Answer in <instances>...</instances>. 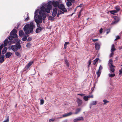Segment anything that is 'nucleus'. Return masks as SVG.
<instances>
[{"label":"nucleus","instance_id":"f257e3e1","mask_svg":"<svg viewBox=\"0 0 122 122\" xmlns=\"http://www.w3.org/2000/svg\"><path fill=\"white\" fill-rule=\"evenodd\" d=\"M35 27V25L33 22H30L29 24L25 25L24 27V30L27 36V37L29 36V33L33 32V29Z\"/></svg>","mask_w":122,"mask_h":122},{"label":"nucleus","instance_id":"f03ea898","mask_svg":"<svg viewBox=\"0 0 122 122\" xmlns=\"http://www.w3.org/2000/svg\"><path fill=\"white\" fill-rule=\"evenodd\" d=\"M21 47L20 43H17L15 45H12L11 46V49L14 51H16L18 49H20Z\"/></svg>","mask_w":122,"mask_h":122},{"label":"nucleus","instance_id":"7ed1b4c3","mask_svg":"<svg viewBox=\"0 0 122 122\" xmlns=\"http://www.w3.org/2000/svg\"><path fill=\"white\" fill-rule=\"evenodd\" d=\"M44 6H42L41 8V10L39 12L40 15H42L43 17L44 18H45L46 16V14L45 11H44Z\"/></svg>","mask_w":122,"mask_h":122},{"label":"nucleus","instance_id":"20e7f679","mask_svg":"<svg viewBox=\"0 0 122 122\" xmlns=\"http://www.w3.org/2000/svg\"><path fill=\"white\" fill-rule=\"evenodd\" d=\"M114 19V21H113L112 24H115L117 23L120 20L119 17L117 16H114L113 17Z\"/></svg>","mask_w":122,"mask_h":122},{"label":"nucleus","instance_id":"39448f33","mask_svg":"<svg viewBox=\"0 0 122 122\" xmlns=\"http://www.w3.org/2000/svg\"><path fill=\"white\" fill-rule=\"evenodd\" d=\"M58 7L63 12H67V10L65 8L64 5L63 4H61L58 6Z\"/></svg>","mask_w":122,"mask_h":122},{"label":"nucleus","instance_id":"423d86ee","mask_svg":"<svg viewBox=\"0 0 122 122\" xmlns=\"http://www.w3.org/2000/svg\"><path fill=\"white\" fill-rule=\"evenodd\" d=\"M17 32L16 30L15 29H13L10 33V35L14 36L15 38H18L17 35L16 34Z\"/></svg>","mask_w":122,"mask_h":122},{"label":"nucleus","instance_id":"0eeeda50","mask_svg":"<svg viewBox=\"0 0 122 122\" xmlns=\"http://www.w3.org/2000/svg\"><path fill=\"white\" fill-rule=\"evenodd\" d=\"M51 3L53 6L54 7H58V6L60 5L59 2L57 1H53L52 2H51Z\"/></svg>","mask_w":122,"mask_h":122},{"label":"nucleus","instance_id":"6e6552de","mask_svg":"<svg viewBox=\"0 0 122 122\" xmlns=\"http://www.w3.org/2000/svg\"><path fill=\"white\" fill-rule=\"evenodd\" d=\"M84 118L82 117H77L73 120V122H77L79 121L83 120Z\"/></svg>","mask_w":122,"mask_h":122},{"label":"nucleus","instance_id":"1a4fd4ad","mask_svg":"<svg viewBox=\"0 0 122 122\" xmlns=\"http://www.w3.org/2000/svg\"><path fill=\"white\" fill-rule=\"evenodd\" d=\"M57 9L56 7L53 9L52 14V16L53 17H55L57 13Z\"/></svg>","mask_w":122,"mask_h":122},{"label":"nucleus","instance_id":"9d476101","mask_svg":"<svg viewBox=\"0 0 122 122\" xmlns=\"http://www.w3.org/2000/svg\"><path fill=\"white\" fill-rule=\"evenodd\" d=\"M76 102L78 104V106H80L81 105L82 103V101L80 99L77 98L76 100Z\"/></svg>","mask_w":122,"mask_h":122},{"label":"nucleus","instance_id":"9b49d317","mask_svg":"<svg viewBox=\"0 0 122 122\" xmlns=\"http://www.w3.org/2000/svg\"><path fill=\"white\" fill-rule=\"evenodd\" d=\"M33 63V61L30 62L28 64L26 65V66L25 67V68L27 70H28Z\"/></svg>","mask_w":122,"mask_h":122},{"label":"nucleus","instance_id":"f8f14e48","mask_svg":"<svg viewBox=\"0 0 122 122\" xmlns=\"http://www.w3.org/2000/svg\"><path fill=\"white\" fill-rule=\"evenodd\" d=\"M12 53L10 52H8L5 54V57L7 58H8L10 57L12 55Z\"/></svg>","mask_w":122,"mask_h":122},{"label":"nucleus","instance_id":"ddd939ff","mask_svg":"<svg viewBox=\"0 0 122 122\" xmlns=\"http://www.w3.org/2000/svg\"><path fill=\"white\" fill-rule=\"evenodd\" d=\"M114 67L115 66L113 65H110V70L112 73H113L114 72Z\"/></svg>","mask_w":122,"mask_h":122},{"label":"nucleus","instance_id":"4468645a","mask_svg":"<svg viewBox=\"0 0 122 122\" xmlns=\"http://www.w3.org/2000/svg\"><path fill=\"white\" fill-rule=\"evenodd\" d=\"M95 48L96 50H98L100 48V45L97 42L95 43Z\"/></svg>","mask_w":122,"mask_h":122},{"label":"nucleus","instance_id":"2eb2a0df","mask_svg":"<svg viewBox=\"0 0 122 122\" xmlns=\"http://www.w3.org/2000/svg\"><path fill=\"white\" fill-rule=\"evenodd\" d=\"M51 1H49L48 2V4L46 5L47 8L51 9L52 7L51 5Z\"/></svg>","mask_w":122,"mask_h":122},{"label":"nucleus","instance_id":"dca6fc26","mask_svg":"<svg viewBox=\"0 0 122 122\" xmlns=\"http://www.w3.org/2000/svg\"><path fill=\"white\" fill-rule=\"evenodd\" d=\"M42 30V28L40 27L37 28L36 30V33H38L41 32Z\"/></svg>","mask_w":122,"mask_h":122},{"label":"nucleus","instance_id":"f3484780","mask_svg":"<svg viewBox=\"0 0 122 122\" xmlns=\"http://www.w3.org/2000/svg\"><path fill=\"white\" fill-rule=\"evenodd\" d=\"M72 112H70L68 113L67 114H64L63 115V117H67V116H70L71 115H72Z\"/></svg>","mask_w":122,"mask_h":122},{"label":"nucleus","instance_id":"a211bd4d","mask_svg":"<svg viewBox=\"0 0 122 122\" xmlns=\"http://www.w3.org/2000/svg\"><path fill=\"white\" fill-rule=\"evenodd\" d=\"M81 108H78L76 109L75 110V114H77L79 113L81 111Z\"/></svg>","mask_w":122,"mask_h":122},{"label":"nucleus","instance_id":"6ab92c4d","mask_svg":"<svg viewBox=\"0 0 122 122\" xmlns=\"http://www.w3.org/2000/svg\"><path fill=\"white\" fill-rule=\"evenodd\" d=\"M17 38H15V36L13 35H10L8 37L9 40L11 41L14 39Z\"/></svg>","mask_w":122,"mask_h":122},{"label":"nucleus","instance_id":"aec40b11","mask_svg":"<svg viewBox=\"0 0 122 122\" xmlns=\"http://www.w3.org/2000/svg\"><path fill=\"white\" fill-rule=\"evenodd\" d=\"M19 36L20 37L23 36L24 35V33L23 30H20L19 32Z\"/></svg>","mask_w":122,"mask_h":122},{"label":"nucleus","instance_id":"412c9836","mask_svg":"<svg viewBox=\"0 0 122 122\" xmlns=\"http://www.w3.org/2000/svg\"><path fill=\"white\" fill-rule=\"evenodd\" d=\"M116 50V49L115 47L114 44H112V46L111 51L113 52L114 51Z\"/></svg>","mask_w":122,"mask_h":122},{"label":"nucleus","instance_id":"4be33fe9","mask_svg":"<svg viewBox=\"0 0 122 122\" xmlns=\"http://www.w3.org/2000/svg\"><path fill=\"white\" fill-rule=\"evenodd\" d=\"M15 55L17 56L18 57L20 58L21 57V55L20 53L19 52L17 51H15Z\"/></svg>","mask_w":122,"mask_h":122},{"label":"nucleus","instance_id":"5701e85b","mask_svg":"<svg viewBox=\"0 0 122 122\" xmlns=\"http://www.w3.org/2000/svg\"><path fill=\"white\" fill-rule=\"evenodd\" d=\"M7 49L6 47H5L3 49L2 53L3 54H4L6 52Z\"/></svg>","mask_w":122,"mask_h":122},{"label":"nucleus","instance_id":"b1692460","mask_svg":"<svg viewBox=\"0 0 122 122\" xmlns=\"http://www.w3.org/2000/svg\"><path fill=\"white\" fill-rule=\"evenodd\" d=\"M4 60V56H2L0 58V63H3Z\"/></svg>","mask_w":122,"mask_h":122},{"label":"nucleus","instance_id":"393cba45","mask_svg":"<svg viewBox=\"0 0 122 122\" xmlns=\"http://www.w3.org/2000/svg\"><path fill=\"white\" fill-rule=\"evenodd\" d=\"M44 11H45V12H47L48 13H49L50 12V10L51 9L46 8V9L45 7H44Z\"/></svg>","mask_w":122,"mask_h":122},{"label":"nucleus","instance_id":"a878e982","mask_svg":"<svg viewBox=\"0 0 122 122\" xmlns=\"http://www.w3.org/2000/svg\"><path fill=\"white\" fill-rule=\"evenodd\" d=\"M66 5L68 7H69L72 5V3L71 2L68 1L66 2Z\"/></svg>","mask_w":122,"mask_h":122},{"label":"nucleus","instance_id":"bb28decb","mask_svg":"<svg viewBox=\"0 0 122 122\" xmlns=\"http://www.w3.org/2000/svg\"><path fill=\"white\" fill-rule=\"evenodd\" d=\"M110 13L112 14H114L115 13L117 12V11L116 10H111L110 11Z\"/></svg>","mask_w":122,"mask_h":122},{"label":"nucleus","instance_id":"cd10ccee","mask_svg":"<svg viewBox=\"0 0 122 122\" xmlns=\"http://www.w3.org/2000/svg\"><path fill=\"white\" fill-rule=\"evenodd\" d=\"M101 73V71L98 70L96 72V74L97 75V77H99L100 76Z\"/></svg>","mask_w":122,"mask_h":122},{"label":"nucleus","instance_id":"c85d7f7f","mask_svg":"<svg viewBox=\"0 0 122 122\" xmlns=\"http://www.w3.org/2000/svg\"><path fill=\"white\" fill-rule=\"evenodd\" d=\"M115 9L117 11V12L119 11L120 9L119 6H116L115 7Z\"/></svg>","mask_w":122,"mask_h":122},{"label":"nucleus","instance_id":"c756f323","mask_svg":"<svg viewBox=\"0 0 122 122\" xmlns=\"http://www.w3.org/2000/svg\"><path fill=\"white\" fill-rule=\"evenodd\" d=\"M8 42V40L7 39H5L4 41V46H7Z\"/></svg>","mask_w":122,"mask_h":122},{"label":"nucleus","instance_id":"7c9ffc66","mask_svg":"<svg viewBox=\"0 0 122 122\" xmlns=\"http://www.w3.org/2000/svg\"><path fill=\"white\" fill-rule=\"evenodd\" d=\"M69 44V42H65V44L64 45V48L65 49H66L67 48V45Z\"/></svg>","mask_w":122,"mask_h":122},{"label":"nucleus","instance_id":"2f4dec72","mask_svg":"<svg viewBox=\"0 0 122 122\" xmlns=\"http://www.w3.org/2000/svg\"><path fill=\"white\" fill-rule=\"evenodd\" d=\"M27 36H24L22 38V40L24 41H26L27 39Z\"/></svg>","mask_w":122,"mask_h":122},{"label":"nucleus","instance_id":"473e14b6","mask_svg":"<svg viewBox=\"0 0 122 122\" xmlns=\"http://www.w3.org/2000/svg\"><path fill=\"white\" fill-rule=\"evenodd\" d=\"M65 61L66 64V65L67 66V67H68L69 66V65L68 60L67 59H66L65 60Z\"/></svg>","mask_w":122,"mask_h":122},{"label":"nucleus","instance_id":"72a5a7b5","mask_svg":"<svg viewBox=\"0 0 122 122\" xmlns=\"http://www.w3.org/2000/svg\"><path fill=\"white\" fill-rule=\"evenodd\" d=\"M108 75L109 76L111 77H114L115 76V74L114 73L113 74H109Z\"/></svg>","mask_w":122,"mask_h":122},{"label":"nucleus","instance_id":"f704fd0d","mask_svg":"<svg viewBox=\"0 0 122 122\" xmlns=\"http://www.w3.org/2000/svg\"><path fill=\"white\" fill-rule=\"evenodd\" d=\"M97 102L95 101H93L92 102L91 104V105L92 106L93 105H96L97 104Z\"/></svg>","mask_w":122,"mask_h":122},{"label":"nucleus","instance_id":"c9c22d12","mask_svg":"<svg viewBox=\"0 0 122 122\" xmlns=\"http://www.w3.org/2000/svg\"><path fill=\"white\" fill-rule=\"evenodd\" d=\"M55 17H53L52 16H49V20H53L55 18H54Z\"/></svg>","mask_w":122,"mask_h":122},{"label":"nucleus","instance_id":"e433bc0d","mask_svg":"<svg viewBox=\"0 0 122 122\" xmlns=\"http://www.w3.org/2000/svg\"><path fill=\"white\" fill-rule=\"evenodd\" d=\"M99 60L98 58H96L95 59L94 61V65H95L96 62L98 61Z\"/></svg>","mask_w":122,"mask_h":122},{"label":"nucleus","instance_id":"4c0bfd02","mask_svg":"<svg viewBox=\"0 0 122 122\" xmlns=\"http://www.w3.org/2000/svg\"><path fill=\"white\" fill-rule=\"evenodd\" d=\"M88 98L87 96H84L83 97L84 99L86 101H87L88 100Z\"/></svg>","mask_w":122,"mask_h":122},{"label":"nucleus","instance_id":"58836bf2","mask_svg":"<svg viewBox=\"0 0 122 122\" xmlns=\"http://www.w3.org/2000/svg\"><path fill=\"white\" fill-rule=\"evenodd\" d=\"M103 102H104V104L106 105L107 103H108L109 102L107 101V100L104 99L103 100Z\"/></svg>","mask_w":122,"mask_h":122},{"label":"nucleus","instance_id":"ea45409f","mask_svg":"<svg viewBox=\"0 0 122 122\" xmlns=\"http://www.w3.org/2000/svg\"><path fill=\"white\" fill-rule=\"evenodd\" d=\"M31 46V44L30 43H28L26 45V47H27L29 48Z\"/></svg>","mask_w":122,"mask_h":122},{"label":"nucleus","instance_id":"a19ab883","mask_svg":"<svg viewBox=\"0 0 122 122\" xmlns=\"http://www.w3.org/2000/svg\"><path fill=\"white\" fill-rule=\"evenodd\" d=\"M109 62L110 64V65H112V60L110 59L109 61Z\"/></svg>","mask_w":122,"mask_h":122},{"label":"nucleus","instance_id":"79ce46f5","mask_svg":"<svg viewBox=\"0 0 122 122\" xmlns=\"http://www.w3.org/2000/svg\"><path fill=\"white\" fill-rule=\"evenodd\" d=\"M59 13V14H63L64 13V12H62L60 10H58V13Z\"/></svg>","mask_w":122,"mask_h":122},{"label":"nucleus","instance_id":"37998d69","mask_svg":"<svg viewBox=\"0 0 122 122\" xmlns=\"http://www.w3.org/2000/svg\"><path fill=\"white\" fill-rule=\"evenodd\" d=\"M38 18L39 20H42V15H39L38 16Z\"/></svg>","mask_w":122,"mask_h":122},{"label":"nucleus","instance_id":"c03bdc74","mask_svg":"<svg viewBox=\"0 0 122 122\" xmlns=\"http://www.w3.org/2000/svg\"><path fill=\"white\" fill-rule=\"evenodd\" d=\"M44 102V101L43 100L41 99L40 100L41 104L42 105L43 104Z\"/></svg>","mask_w":122,"mask_h":122},{"label":"nucleus","instance_id":"a18cd8bd","mask_svg":"<svg viewBox=\"0 0 122 122\" xmlns=\"http://www.w3.org/2000/svg\"><path fill=\"white\" fill-rule=\"evenodd\" d=\"M120 37L119 36H117L116 37V38L115 40V41H117L118 39H120Z\"/></svg>","mask_w":122,"mask_h":122},{"label":"nucleus","instance_id":"49530a36","mask_svg":"<svg viewBox=\"0 0 122 122\" xmlns=\"http://www.w3.org/2000/svg\"><path fill=\"white\" fill-rule=\"evenodd\" d=\"M15 39L16 38H15L13 40V41H12V42H13V43H15L17 41V39Z\"/></svg>","mask_w":122,"mask_h":122},{"label":"nucleus","instance_id":"de8ad7c7","mask_svg":"<svg viewBox=\"0 0 122 122\" xmlns=\"http://www.w3.org/2000/svg\"><path fill=\"white\" fill-rule=\"evenodd\" d=\"M102 69V67L101 65H100L99 67V69L98 70L100 71H101Z\"/></svg>","mask_w":122,"mask_h":122},{"label":"nucleus","instance_id":"09e8293b","mask_svg":"<svg viewBox=\"0 0 122 122\" xmlns=\"http://www.w3.org/2000/svg\"><path fill=\"white\" fill-rule=\"evenodd\" d=\"M31 40L32 38L30 37H29L28 38L27 40V41H30Z\"/></svg>","mask_w":122,"mask_h":122},{"label":"nucleus","instance_id":"8fccbe9b","mask_svg":"<svg viewBox=\"0 0 122 122\" xmlns=\"http://www.w3.org/2000/svg\"><path fill=\"white\" fill-rule=\"evenodd\" d=\"M102 31H103V29L102 28H101L100 29V30H99V32L101 34L102 32Z\"/></svg>","mask_w":122,"mask_h":122},{"label":"nucleus","instance_id":"3c124183","mask_svg":"<svg viewBox=\"0 0 122 122\" xmlns=\"http://www.w3.org/2000/svg\"><path fill=\"white\" fill-rule=\"evenodd\" d=\"M98 39H92V40L94 42H95L97 41H98Z\"/></svg>","mask_w":122,"mask_h":122},{"label":"nucleus","instance_id":"603ef678","mask_svg":"<svg viewBox=\"0 0 122 122\" xmlns=\"http://www.w3.org/2000/svg\"><path fill=\"white\" fill-rule=\"evenodd\" d=\"M119 74L120 75H122V71L121 70H119Z\"/></svg>","mask_w":122,"mask_h":122},{"label":"nucleus","instance_id":"864d4df0","mask_svg":"<svg viewBox=\"0 0 122 122\" xmlns=\"http://www.w3.org/2000/svg\"><path fill=\"white\" fill-rule=\"evenodd\" d=\"M9 121V117L7 118L4 121V122H8Z\"/></svg>","mask_w":122,"mask_h":122},{"label":"nucleus","instance_id":"5fc2aeb1","mask_svg":"<svg viewBox=\"0 0 122 122\" xmlns=\"http://www.w3.org/2000/svg\"><path fill=\"white\" fill-rule=\"evenodd\" d=\"M39 20L38 19H35V21L36 24L38 23L39 22Z\"/></svg>","mask_w":122,"mask_h":122},{"label":"nucleus","instance_id":"6e6d98bb","mask_svg":"<svg viewBox=\"0 0 122 122\" xmlns=\"http://www.w3.org/2000/svg\"><path fill=\"white\" fill-rule=\"evenodd\" d=\"M88 98H93V95H89L87 96Z\"/></svg>","mask_w":122,"mask_h":122},{"label":"nucleus","instance_id":"4d7b16f0","mask_svg":"<svg viewBox=\"0 0 122 122\" xmlns=\"http://www.w3.org/2000/svg\"><path fill=\"white\" fill-rule=\"evenodd\" d=\"M55 119L54 118L52 119H50L49 120V122H52L54 121V120Z\"/></svg>","mask_w":122,"mask_h":122},{"label":"nucleus","instance_id":"13d9d810","mask_svg":"<svg viewBox=\"0 0 122 122\" xmlns=\"http://www.w3.org/2000/svg\"><path fill=\"white\" fill-rule=\"evenodd\" d=\"M29 17L28 16V17L25 19V21H27L29 20Z\"/></svg>","mask_w":122,"mask_h":122},{"label":"nucleus","instance_id":"bf43d9fd","mask_svg":"<svg viewBox=\"0 0 122 122\" xmlns=\"http://www.w3.org/2000/svg\"><path fill=\"white\" fill-rule=\"evenodd\" d=\"M89 62V65H88V67L91 64V63L92 62V61H91V60H89L88 61Z\"/></svg>","mask_w":122,"mask_h":122},{"label":"nucleus","instance_id":"052dcab7","mask_svg":"<svg viewBox=\"0 0 122 122\" xmlns=\"http://www.w3.org/2000/svg\"><path fill=\"white\" fill-rule=\"evenodd\" d=\"M37 25V27H40V26H41V24L40 23H39L36 24Z\"/></svg>","mask_w":122,"mask_h":122},{"label":"nucleus","instance_id":"680f3d73","mask_svg":"<svg viewBox=\"0 0 122 122\" xmlns=\"http://www.w3.org/2000/svg\"><path fill=\"white\" fill-rule=\"evenodd\" d=\"M107 34H108L110 32V30L109 29H108L107 30Z\"/></svg>","mask_w":122,"mask_h":122},{"label":"nucleus","instance_id":"e2e57ef3","mask_svg":"<svg viewBox=\"0 0 122 122\" xmlns=\"http://www.w3.org/2000/svg\"><path fill=\"white\" fill-rule=\"evenodd\" d=\"M42 20H39L38 23L40 24L41 23H42Z\"/></svg>","mask_w":122,"mask_h":122},{"label":"nucleus","instance_id":"0e129e2a","mask_svg":"<svg viewBox=\"0 0 122 122\" xmlns=\"http://www.w3.org/2000/svg\"><path fill=\"white\" fill-rule=\"evenodd\" d=\"M114 53L112 52L110 54V57H111L113 55Z\"/></svg>","mask_w":122,"mask_h":122},{"label":"nucleus","instance_id":"69168bd1","mask_svg":"<svg viewBox=\"0 0 122 122\" xmlns=\"http://www.w3.org/2000/svg\"><path fill=\"white\" fill-rule=\"evenodd\" d=\"M77 95H80L81 96H83L85 95V94H77Z\"/></svg>","mask_w":122,"mask_h":122},{"label":"nucleus","instance_id":"338daca9","mask_svg":"<svg viewBox=\"0 0 122 122\" xmlns=\"http://www.w3.org/2000/svg\"><path fill=\"white\" fill-rule=\"evenodd\" d=\"M81 14L79 13L78 15V18H79L80 16H81Z\"/></svg>","mask_w":122,"mask_h":122},{"label":"nucleus","instance_id":"774afa93","mask_svg":"<svg viewBox=\"0 0 122 122\" xmlns=\"http://www.w3.org/2000/svg\"><path fill=\"white\" fill-rule=\"evenodd\" d=\"M4 46V45L3 44H2L0 45V47L3 48V47Z\"/></svg>","mask_w":122,"mask_h":122}]
</instances>
